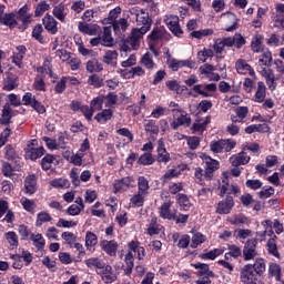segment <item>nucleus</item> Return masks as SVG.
<instances>
[{
  "label": "nucleus",
  "mask_w": 284,
  "mask_h": 284,
  "mask_svg": "<svg viewBox=\"0 0 284 284\" xmlns=\"http://www.w3.org/2000/svg\"><path fill=\"white\" fill-rule=\"evenodd\" d=\"M250 155L245 152H240L237 154H233L230 158V163L233 168H239L240 165H247L250 163Z\"/></svg>",
  "instance_id": "obj_17"
},
{
  "label": "nucleus",
  "mask_w": 284,
  "mask_h": 284,
  "mask_svg": "<svg viewBox=\"0 0 284 284\" xmlns=\"http://www.w3.org/2000/svg\"><path fill=\"white\" fill-rule=\"evenodd\" d=\"M139 165H152L154 163V158L151 153H144L138 159Z\"/></svg>",
  "instance_id": "obj_62"
},
{
  "label": "nucleus",
  "mask_w": 284,
  "mask_h": 284,
  "mask_svg": "<svg viewBox=\"0 0 284 284\" xmlns=\"http://www.w3.org/2000/svg\"><path fill=\"white\" fill-rule=\"evenodd\" d=\"M233 207H234V197L226 196L224 201H221L217 204L216 212L217 214H230Z\"/></svg>",
  "instance_id": "obj_19"
},
{
  "label": "nucleus",
  "mask_w": 284,
  "mask_h": 284,
  "mask_svg": "<svg viewBox=\"0 0 284 284\" xmlns=\"http://www.w3.org/2000/svg\"><path fill=\"white\" fill-rule=\"evenodd\" d=\"M260 68H270L272 65V52L265 51L258 57Z\"/></svg>",
  "instance_id": "obj_46"
},
{
  "label": "nucleus",
  "mask_w": 284,
  "mask_h": 284,
  "mask_svg": "<svg viewBox=\"0 0 284 284\" xmlns=\"http://www.w3.org/2000/svg\"><path fill=\"white\" fill-rule=\"evenodd\" d=\"M163 226H161L158 223L156 217H152L150 221V224L148 225L146 232L149 234V236H154L156 234H161V230Z\"/></svg>",
  "instance_id": "obj_38"
},
{
  "label": "nucleus",
  "mask_w": 284,
  "mask_h": 284,
  "mask_svg": "<svg viewBox=\"0 0 284 284\" xmlns=\"http://www.w3.org/2000/svg\"><path fill=\"white\" fill-rule=\"evenodd\" d=\"M129 250L131 252H134V254H138V258L141 261L143 256H145V248L143 246L139 245V241H132L129 243Z\"/></svg>",
  "instance_id": "obj_45"
},
{
  "label": "nucleus",
  "mask_w": 284,
  "mask_h": 284,
  "mask_svg": "<svg viewBox=\"0 0 284 284\" xmlns=\"http://www.w3.org/2000/svg\"><path fill=\"white\" fill-rule=\"evenodd\" d=\"M100 247L109 256H116V252L119 251V243H116L114 240H102L100 242Z\"/></svg>",
  "instance_id": "obj_14"
},
{
  "label": "nucleus",
  "mask_w": 284,
  "mask_h": 284,
  "mask_svg": "<svg viewBox=\"0 0 284 284\" xmlns=\"http://www.w3.org/2000/svg\"><path fill=\"white\" fill-rule=\"evenodd\" d=\"M240 278L242 283H250V281H254V267L252 264H246L240 274Z\"/></svg>",
  "instance_id": "obj_27"
},
{
  "label": "nucleus",
  "mask_w": 284,
  "mask_h": 284,
  "mask_svg": "<svg viewBox=\"0 0 284 284\" xmlns=\"http://www.w3.org/2000/svg\"><path fill=\"white\" fill-rule=\"evenodd\" d=\"M148 195L145 193H141L138 191L136 194H134L131 199H130V206L131 207H143V204L145 203V197Z\"/></svg>",
  "instance_id": "obj_33"
},
{
  "label": "nucleus",
  "mask_w": 284,
  "mask_h": 284,
  "mask_svg": "<svg viewBox=\"0 0 284 284\" xmlns=\"http://www.w3.org/2000/svg\"><path fill=\"white\" fill-rule=\"evenodd\" d=\"M165 24L168 26L169 30L175 36L181 37L183 34V30L179 24V17L178 16H165Z\"/></svg>",
  "instance_id": "obj_10"
},
{
  "label": "nucleus",
  "mask_w": 284,
  "mask_h": 284,
  "mask_svg": "<svg viewBox=\"0 0 284 284\" xmlns=\"http://www.w3.org/2000/svg\"><path fill=\"white\" fill-rule=\"evenodd\" d=\"M172 159L170 158V153L165 149V142L163 139L158 141V161L159 163H170Z\"/></svg>",
  "instance_id": "obj_20"
},
{
  "label": "nucleus",
  "mask_w": 284,
  "mask_h": 284,
  "mask_svg": "<svg viewBox=\"0 0 284 284\" xmlns=\"http://www.w3.org/2000/svg\"><path fill=\"white\" fill-rule=\"evenodd\" d=\"M37 192V175H28L24 179V194L32 196Z\"/></svg>",
  "instance_id": "obj_22"
},
{
  "label": "nucleus",
  "mask_w": 284,
  "mask_h": 284,
  "mask_svg": "<svg viewBox=\"0 0 284 284\" xmlns=\"http://www.w3.org/2000/svg\"><path fill=\"white\" fill-rule=\"evenodd\" d=\"M42 23L50 34H57V32H59V28H57L58 22L51 14L44 16Z\"/></svg>",
  "instance_id": "obj_24"
},
{
  "label": "nucleus",
  "mask_w": 284,
  "mask_h": 284,
  "mask_svg": "<svg viewBox=\"0 0 284 284\" xmlns=\"http://www.w3.org/2000/svg\"><path fill=\"white\" fill-rule=\"evenodd\" d=\"M227 48H232L234 45L237 49L243 48L245 45V38H243L240 33H235L234 37L226 38Z\"/></svg>",
  "instance_id": "obj_28"
},
{
  "label": "nucleus",
  "mask_w": 284,
  "mask_h": 284,
  "mask_svg": "<svg viewBox=\"0 0 284 284\" xmlns=\"http://www.w3.org/2000/svg\"><path fill=\"white\" fill-rule=\"evenodd\" d=\"M101 45L104 48H112L114 45V38H112V31L105 27L102 37H100Z\"/></svg>",
  "instance_id": "obj_30"
},
{
  "label": "nucleus",
  "mask_w": 284,
  "mask_h": 284,
  "mask_svg": "<svg viewBox=\"0 0 284 284\" xmlns=\"http://www.w3.org/2000/svg\"><path fill=\"white\" fill-rule=\"evenodd\" d=\"M97 274L101 276L103 283L110 284L116 281V272L109 264H105L102 270L97 271Z\"/></svg>",
  "instance_id": "obj_9"
},
{
  "label": "nucleus",
  "mask_w": 284,
  "mask_h": 284,
  "mask_svg": "<svg viewBox=\"0 0 284 284\" xmlns=\"http://www.w3.org/2000/svg\"><path fill=\"white\" fill-rule=\"evenodd\" d=\"M133 14L136 17L138 26H142V29L150 31V28H152V18H150V13L145 12L143 9H133Z\"/></svg>",
  "instance_id": "obj_5"
},
{
  "label": "nucleus",
  "mask_w": 284,
  "mask_h": 284,
  "mask_svg": "<svg viewBox=\"0 0 284 284\" xmlns=\"http://www.w3.org/2000/svg\"><path fill=\"white\" fill-rule=\"evenodd\" d=\"M116 73L120 74L122 79H134V77H145V69L142 67L118 69Z\"/></svg>",
  "instance_id": "obj_8"
},
{
  "label": "nucleus",
  "mask_w": 284,
  "mask_h": 284,
  "mask_svg": "<svg viewBox=\"0 0 284 284\" xmlns=\"http://www.w3.org/2000/svg\"><path fill=\"white\" fill-rule=\"evenodd\" d=\"M166 32L168 31L163 27H156L150 34V39H152V41H159V39L165 37Z\"/></svg>",
  "instance_id": "obj_58"
},
{
  "label": "nucleus",
  "mask_w": 284,
  "mask_h": 284,
  "mask_svg": "<svg viewBox=\"0 0 284 284\" xmlns=\"http://www.w3.org/2000/svg\"><path fill=\"white\" fill-rule=\"evenodd\" d=\"M141 63L143 65H145L148 68V70H152V68H154L155 63L154 60L152 59V55L150 52H146L142 59H141Z\"/></svg>",
  "instance_id": "obj_64"
},
{
  "label": "nucleus",
  "mask_w": 284,
  "mask_h": 284,
  "mask_svg": "<svg viewBox=\"0 0 284 284\" xmlns=\"http://www.w3.org/2000/svg\"><path fill=\"white\" fill-rule=\"evenodd\" d=\"M173 116H174V120L171 123V126L173 128V130H179L181 125H184V128H190V124L192 123V118H190V114H187V112L183 110Z\"/></svg>",
  "instance_id": "obj_7"
},
{
  "label": "nucleus",
  "mask_w": 284,
  "mask_h": 284,
  "mask_svg": "<svg viewBox=\"0 0 284 284\" xmlns=\"http://www.w3.org/2000/svg\"><path fill=\"white\" fill-rule=\"evenodd\" d=\"M87 72H103V63L98 59H92L87 62Z\"/></svg>",
  "instance_id": "obj_37"
},
{
  "label": "nucleus",
  "mask_w": 284,
  "mask_h": 284,
  "mask_svg": "<svg viewBox=\"0 0 284 284\" xmlns=\"http://www.w3.org/2000/svg\"><path fill=\"white\" fill-rule=\"evenodd\" d=\"M148 29H143V28H140V29H133L132 32H131V36L128 38L133 47H138L141 45V39H143V34H148Z\"/></svg>",
  "instance_id": "obj_25"
},
{
  "label": "nucleus",
  "mask_w": 284,
  "mask_h": 284,
  "mask_svg": "<svg viewBox=\"0 0 284 284\" xmlns=\"http://www.w3.org/2000/svg\"><path fill=\"white\" fill-rule=\"evenodd\" d=\"M30 241H32L34 247L39 251L43 250L45 247V239L41 233L33 234L31 233L29 236Z\"/></svg>",
  "instance_id": "obj_35"
},
{
  "label": "nucleus",
  "mask_w": 284,
  "mask_h": 284,
  "mask_svg": "<svg viewBox=\"0 0 284 284\" xmlns=\"http://www.w3.org/2000/svg\"><path fill=\"white\" fill-rule=\"evenodd\" d=\"M236 148V142L233 140H219L210 143V150L213 154H223V152H232Z\"/></svg>",
  "instance_id": "obj_2"
},
{
  "label": "nucleus",
  "mask_w": 284,
  "mask_h": 284,
  "mask_svg": "<svg viewBox=\"0 0 284 284\" xmlns=\"http://www.w3.org/2000/svg\"><path fill=\"white\" fill-rule=\"evenodd\" d=\"M18 87H19V80H17V78L8 77L3 81V90H7V92H11V90H14Z\"/></svg>",
  "instance_id": "obj_51"
},
{
  "label": "nucleus",
  "mask_w": 284,
  "mask_h": 284,
  "mask_svg": "<svg viewBox=\"0 0 284 284\" xmlns=\"http://www.w3.org/2000/svg\"><path fill=\"white\" fill-rule=\"evenodd\" d=\"M200 159L205 165L204 179H206V181H211V179L214 176V172L219 170L221 164L219 163V160H214L205 153H201Z\"/></svg>",
  "instance_id": "obj_1"
},
{
  "label": "nucleus",
  "mask_w": 284,
  "mask_h": 284,
  "mask_svg": "<svg viewBox=\"0 0 284 284\" xmlns=\"http://www.w3.org/2000/svg\"><path fill=\"white\" fill-rule=\"evenodd\" d=\"M225 48H227V38H219L214 41L213 51L216 54V57H221Z\"/></svg>",
  "instance_id": "obj_34"
},
{
  "label": "nucleus",
  "mask_w": 284,
  "mask_h": 284,
  "mask_svg": "<svg viewBox=\"0 0 284 284\" xmlns=\"http://www.w3.org/2000/svg\"><path fill=\"white\" fill-rule=\"evenodd\" d=\"M4 236L10 245V250H17V247H19V235H17L14 231L7 232Z\"/></svg>",
  "instance_id": "obj_42"
},
{
  "label": "nucleus",
  "mask_w": 284,
  "mask_h": 284,
  "mask_svg": "<svg viewBox=\"0 0 284 284\" xmlns=\"http://www.w3.org/2000/svg\"><path fill=\"white\" fill-rule=\"evenodd\" d=\"M97 243H99V237L97 236V234L88 231L85 233V247H87V250H92V247H94L97 245Z\"/></svg>",
  "instance_id": "obj_47"
},
{
  "label": "nucleus",
  "mask_w": 284,
  "mask_h": 284,
  "mask_svg": "<svg viewBox=\"0 0 284 284\" xmlns=\"http://www.w3.org/2000/svg\"><path fill=\"white\" fill-rule=\"evenodd\" d=\"M4 156L8 159V161H16V163H19V156L17 155V152L12 145H7L4 148Z\"/></svg>",
  "instance_id": "obj_56"
},
{
  "label": "nucleus",
  "mask_w": 284,
  "mask_h": 284,
  "mask_svg": "<svg viewBox=\"0 0 284 284\" xmlns=\"http://www.w3.org/2000/svg\"><path fill=\"white\" fill-rule=\"evenodd\" d=\"M262 226L264 227V234L271 237L270 241H274L276 234H274V231L272 230V220L263 221Z\"/></svg>",
  "instance_id": "obj_55"
},
{
  "label": "nucleus",
  "mask_w": 284,
  "mask_h": 284,
  "mask_svg": "<svg viewBox=\"0 0 284 284\" xmlns=\"http://www.w3.org/2000/svg\"><path fill=\"white\" fill-rule=\"evenodd\" d=\"M219 191H220V196H225V194H239V192H241L239 186L230 184V182L227 181V178H224V180L222 181V184H220L219 186Z\"/></svg>",
  "instance_id": "obj_16"
},
{
  "label": "nucleus",
  "mask_w": 284,
  "mask_h": 284,
  "mask_svg": "<svg viewBox=\"0 0 284 284\" xmlns=\"http://www.w3.org/2000/svg\"><path fill=\"white\" fill-rule=\"evenodd\" d=\"M52 215L45 211H41L37 214L36 227H41L43 223H50Z\"/></svg>",
  "instance_id": "obj_43"
},
{
  "label": "nucleus",
  "mask_w": 284,
  "mask_h": 284,
  "mask_svg": "<svg viewBox=\"0 0 284 284\" xmlns=\"http://www.w3.org/2000/svg\"><path fill=\"white\" fill-rule=\"evenodd\" d=\"M102 61L106 65H111V68H116L119 61V52H116V50H108L104 53Z\"/></svg>",
  "instance_id": "obj_23"
},
{
  "label": "nucleus",
  "mask_w": 284,
  "mask_h": 284,
  "mask_svg": "<svg viewBox=\"0 0 284 284\" xmlns=\"http://www.w3.org/2000/svg\"><path fill=\"white\" fill-rule=\"evenodd\" d=\"M24 152L26 159L29 161H37V159L43 156L45 149H43V146H37V140H32L24 149Z\"/></svg>",
  "instance_id": "obj_4"
},
{
  "label": "nucleus",
  "mask_w": 284,
  "mask_h": 284,
  "mask_svg": "<svg viewBox=\"0 0 284 284\" xmlns=\"http://www.w3.org/2000/svg\"><path fill=\"white\" fill-rule=\"evenodd\" d=\"M52 14L55 17V19H58V21L63 23V21H65V17H68V13L65 12V4L60 3L55 6L53 8Z\"/></svg>",
  "instance_id": "obj_39"
},
{
  "label": "nucleus",
  "mask_w": 284,
  "mask_h": 284,
  "mask_svg": "<svg viewBox=\"0 0 284 284\" xmlns=\"http://www.w3.org/2000/svg\"><path fill=\"white\" fill-rule=\"evenodd\" d=\"M266 90L267 88L265 87V82L263 81L257 82V89L253 98L255 103H263L265 101V98L267 97Z\"/></svg>",
  "instance_id": "obj_26"
},
{
  "label": "nucleus",
  "mask_w": 284,
  "mask_h": 284,
  "mask_svg": "<svg viewBox=\"0 0 284 284\" xmlns=\"http://www.w3.org/2000/svg\"><path fill=\"white\" fill-rule=\"evenodd\" d=\"M214 57V51L212 49L204 48L203 50L197 52V61L201 63H205L207 59H212Z\"/></svg>",
  "instance_id": "obj_49"
},
{
  "label": "nucleus",
  "mask_w": 284,
  "mask_h": 284,
  "mask_svg": "<svg viewBox=\"0 0 284 284\" xmlns=\"http://www.w3.org/2000/svg\"><path fill=\"white\" fill-rule=\"evenodd\" d=\"M50 185L58 190H68V187H70V181L65 179H55L50 182Z\"/></svg>",
  "instance_id": "obj_52"
},
{
  "label": "nucleus",
  "mask_w": 284,
  "mask_h": 284,
  "mask_svg": "<svg viewBox=\"0 0 284 284\" xmlns=\"http://www.w3.org/2000/svg\"><path fill=\"white\" fill-rule=\"evenodd\" d=\"M148 190H150V182L148 179H145V176H140L138 179V192L148 195Z\"/></svg>",
  "instance_id": "obj_50"
},
{
  "label": "nucleus",
  "mask_w": 284,
  "mask_h": 284,
  "mask_svg": "<svg viewBox=\"0 0 284 284\" xmlns=\"http://www.w3.org/2000/svg\"><path fill=\"white\" fill-rule=\"evenodd\" d=\"M220 19L224 26H226V32H234L236 30V14L232 12L222 13Z\"/></svg>",
  "instance_id": "obj_13"
},
{
  "label": "nucleus",
  "mask_w": 284,
  "mask_h": 284,
  "mask_svg": "<svg viewBox=\"0 0 284 284\" xmlns=\"http://www.w3.org/2000/svg\"><path fill=\"white\" fill-rule=\"evenodd\" d=\"M251 48L253 52H263L265 45H263V36L262 34H255L251 42Z\"/></svg>",
  "instance_id": "obj_36"
},
{
  "label": "nucleus",
  "mask_w": 284,
  "mask_h": 284,
  "mask_svg": "<svg viewBox=\"0 0 284 284\" xmlns=\"http://www.w3.org/2000/svg\"><path fill=\"white\" fill-rule=\"evenodd\" d=\"M178 203L184 212H187L190 207H192V203H190V199L185 194H180L178 197Z\"/></svg>",
  "instance_id": "obj_53"
},
{
  "label": "nucleus",
  "mask_w": 284,
  "mask_h": 284,
  "mask_svg": "<svg viewBox=\"0 0 284 284\" xmlns=\"http://www.w3.org/2000/svg\"><path fill=\"white\" fill-rule=\"evenodd\" d=\"M20 205H22V207L26 212L33 213L34 210H37V202H34V200H30L26 196H22L20 199Z\"/></svg>",
  "instance_id": "obj_41"
},
{
  "label": "nucleus",
  "mask_w": 284,
  "mask_h": 284,
  "mask_svg": "<svg viewBox=\"0 0 284 284\" xmlns=\"http://www.w3.org/2000/svg\"><path fill=\"white\" fill-rule=\"evenodd\" d=\"M55 158L54 155H45L41 160L42 170H51L52 165H54Z\"/></svg>",
  "instance_id": "obj_60"
},
{
  "label": "nucleus",
  "mask_w": 284,
  "mask_h": 284,
  "mask_svg": "<svg viewBox=\"0 0 284 284\" xmlns=\"http://www.w3.org/2000/svg\"><path fill=\"white\" fill-rule=\"evenodd\" d=\"M84 263L87 267H89L90 270H97V272H101V270L105 265V263H103V260L99 257H90L85 260Z\"/></svg>",
  "instance_id": "obj_32"
},
{
  "label": "nucleus",
  "mask_w": 284,
  "mask_h": 284,
  "mask_svg": "<svg viewBox=\"0 0 284 284\" xmlns=\"http://www.w3.org/2000/svg\"><path fill=\"white\" fill-rule=\"evenodd\" d=\"M144 130L149 134H159V125L154 120H146L144 123Z\"/></svg>",
  "instance_id": "obj_54"
},
{
  "label": "nucleus",
  "mask_w": 284,
  "mask_h": 284,
  "mask_svg": "<svg viewBox=\"0 0 284 284\" xmlns=\"http://www.w3.org/2000/svg\"><path fill=\"white\" fill-rule=\"evenodd\" d=\"M0 23H2V26H8L9 28H14V26H17L14 13H4L3 16H0Z\"/></svg>",
  "instance_id": "obj_44"
},
{
  "label": "nucleus",
  "mask_w": 284,
  "mask_h": 284,
  "mask_svg": "<svg viewBox=\"0 0 284 284\" xmlns=\"http://www.w3.org/2000/svg\"><path fill=\"white\" fill-rule=\"evenodd\" d=\"M202 243H205V235L202 233H194L191 240V247L196 250V247L202 245Z\"/></svg>",
  "instance_id": "obj_57"
},
{
  "label": "nucleus",
  "mask_w": 284,
  "mask_h": 284,
  "mask_svg": "<svg viewBox=\"0 0 284 284\" xmlns=\"http://www.w3.org/2000/svg\"><path fill=\"white\" fill-rule=\"evenodd\" d=\"M61 236L64 240V245H69L70 247H72V245H74V241H77V235L72 232H63Z\"/></svg>",
  "instance_id": "obj_61"
},
{
  "label": "nucleus",
  "mask_w": 284,
  "mask_h": 284,
  "mask_svg": "<svg viewBox=\"0 0 284 284\" xmlns=\"http://www.w3.org/2000/svg\"><path fill=\"white\" fill-rule=\"evenodd\" d=\"M166 65L170 68V70H173V72H178V70H181V68H190V70H192L196 63L192 59L179 60L169 54Z\"/></svg>",
  "instance_id": "obj_3"
},
{
  "label": "nucleus",
  "mask_w": 284,
  "mask_h": 284,
  "mask_svg": "<svg viewBox=\"0 0 284 284\" xmlns=\"http://www.w3.org/2000/svg\"><path fill=\"white\" fill-rule=\"evenodd\" d=\"M256 245H258V239L246 241L243 248L244 261H253V258H256V255L258 254L256 252Z\"/></svg>",
  "instance_id": "obj_6"
},
{
  "label": "nucleus",
  "mask_w": 284,
  "mask_h": 284,
  "mask_svg": "<svg viewBox=\"0 0 284 284\" xmlns=\"http://www.w3.org/2000/svg\"><path fill=\"white\" fill-rule=\"evenodd\" d=\"M235 70L237 72V74H244V75H248V77H256V72L254 71L252 65H250V63H247L243 59L236 60Z\"/></svg>",
  "instance_id": "obj_12"
},
{
  "label": "nucleus",
  "mask_w": 284,
  "mask_h": 284,
  "mask_svg": "<svg viewBox=\"0 0 284 284\" xmlns=\"http://www.w3.org/2000/svg\"><path fill=\"white\" fill-rule=\"evenodd\" d=\"M224 252H225V247L222 246V247L209 251L206 253L200 254V258H202V261H214L215 258H217V256H221V254H224Z\"/></svg>",
  "instance_id": "obj_29"
},
{
  "label": "nucleus",
  "mask_w": 284,
  "mask_h": 284,
  "mask_svg": "<svg viewBox=\"0 0 284 284\" xmlns=\"http://www.w3.org/2000/svg\"><path fill=\"white\" fill-rule=\"evenodd\" d=\"M112 114L113 112L111 109H105L101 113H98L95 119L99 121V123H103L105 121H110L112 119Z\"/></svg>",
  "instance_id": "obj_59"
},
{
  "label": "nucleus",
  "mask_w": 284,
  "mask_h": 284,
  "mask_svg": "<svg viewBox=\"0 0 284 284\" xmlns=\"http://www.w3.org/2000/svg\"><path fill=\"white\" fill-rule=\"evenodd\" d=\"M78 29L82 34H88L89 37H97V34H100L101 27L98 24H90L85 22H79Z\"/></svg>",
  "instance_id": "obj_15"
},
{
  "label": "nucleus",
  "mask_w": 284,
  "mask_h": 284,
  "mask_svg": "<svg viewBox=\"0 0 284 284\" xmlns=\"http://www.w3.org/2000/svg\"><path fill=\"white\" fill-rule=\"evenodd\" d=\"M50 10V4L45 1H40L36 7V17H41L43 13Z\"/></svg>",
  "instance_id": "obj_63"
},
{
  "label": "nucleus",
  "mask_w": 284,
  "mask_h": 284,
  "mask_svg": "<svg viewBox=\"0 0 284 284\" xmlns=\"http://www.w3.org/2000/svg\"><path fill=\"white\" fill-rule=\"evenodd\" d=\"M274 28L284 30V3L275 6V18L273 19Z\"/></svg>",
  "instance_id": "obj_18"
},
{
  "label": "nucleus",
  "mask_w": 284,
  "mask_h": 284,
  "mask_svg": "<svg viewBox=\"0 0 284 284\" xmlns=\"http://www.w3.org/2000/svg\"><path fill=\"white\" fill-rule=\"evenodd\" d=\"M185 170H187V164H178L172 169H169L164 173V175L162 176V181L164 183H168V181H172V179H176V176H181V173L185 172Z\"/></svg>",
  "instance_id": "obj_11"
},
{
  "label": "nucleus",
  "mask_w": 284,
  "mask_h": 284,
  "mask_svg": "<svg viewBox=\"0 0 284 284\" xmlns=\"http://www.w3.org/2000/svg\"><path fill=\"white\" fill-rule=\"evenodd\" d=\"M130 185H132V178L130 176L115 180L113 183L114 194H119V192H125L129 190Z\"/></svg>",
  "instance_id": "obj_21"
},
{
  "label": "nucleus",
  "mask_w": 284,
  "mask_h": 284,
  "mask_svg": "<svg viewBox=\"0 0 284 284\" xmlns=\"http://www.w3.org/2000/svg\"><path fill=\"white\" fill-rule=\"evenodd\" d=\"M212 34H214V29H200L191 32L193 39H205V37H212Z\"/></svg>",
  "instance_id": "obj_48"
},
{
  "label": "nucleus",
  "mask_w": 284,
  "mask_h": 284,
  "mask_svg": "<svg viewBox=\"0 0 284 284\" xmlns=\"http://www.w3.org/2000/svg\"><path fill=\"white\" fill-rule=\"evenodd\" d=\"M170 207H172L171 202H164L160 209H159V214L161 219H168L169 221H172L174 219V213L170 211Z\"/></svg>",
  "instance_id": "obj_31"
},
{
  "label": "nucleus",
  "mask_w": 284,
  "mask_h": 284,
  "mask_svg": "<svg viewBox=\"0 0 284 284\" xmlns=\"http://www.w3.org/2000/svg\"><path fill=\"white\" fill-rule=\"evenodd\" d=\"M128 20L125 18H121L118 21H114L112 27L115 34H121V32H125L128 30Z\"/></svg>",
  "instance_id": "obj_40"
}]
</instances>
